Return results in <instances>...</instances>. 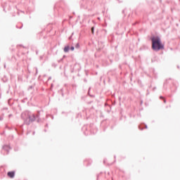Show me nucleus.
<instances>
[{
    "label": "nucleus",
    "mask_w": 180,
    "mask_h": 180,
    "mask_svg": "<svg viewBox=\"0 0 180 180\" xmlns=\"http://www.w3.org/2000/svg\"><path fill=\"white\" fill-rule=\"evenodd\" d=\"M152 40V49L155 51H160L164 49V44L161 42V39L158 37H153L151 38Z\"/></svg>",
    "instance_id": "obj_1"
},
{
    "label": "nucleus",
    "mask_w": 180,
    "mask_h": 180,
    "mask_svg": "<svg viewBox=\"0 0 180 180\" xmlns=\"http://www.w3.org/2000/svg\"><path fill=\"white\" fill-rule=\"evenodd\" d=\"M7 175L9 178H14L15 177V172H8Z\"/></svg>",
    "instance_id": "obj_2"
},
{
    "label": "nucleus",
    "mask_w": 180,
    "mask_h": 180,
    "mask_svg": "<svg viewBox=\"0 0 180 180\" xmlns=\"http://www.w3.org/2000/svg\"><path fill=\"white\" fill-rule=\"evenodd\" d=\"M65 53H68L70 51V46H67L64 48Z\"/></svg>",
    "instance_id": "obj_3"
},
{
    "label": "nucleus",
    "mask_w": 180,
    "mask_h": 180,
    "mask_svg": "<svg viewBox=\"0 0 180 180\" xmlns=\"http://www.w3.org/2000/svg\"><path fill=\"white\" fill-rule=\"evenodd\" d=\"M30 120L31 122H33L34 120V115H32L31 117H30Z\"/></svg>",
    "instance_id": "obj_4"
},
{
    "label": "nucleus",
    "mask_w": 180,
    "mask_h": 180,
    "mask_svg": "<svg viewBox=\"0 0 180 180\" xmlns=\"http://www.w3.org/2000/svg\"><path fill=\"white\" fill-rule=\"evenodd\" d=\"M76 49H79V44H76Z\"/></svg>",
    "instance_id": "obj_5"
},
{
    "label": "nucleus",
    "mask_w": 180,
    "mask_h": 180,
    "mask_svg": "<svg viewBox=\"0 0 180 180\" xmlns=\"http://www.w3.org/2000/svg\"><path fill=\"white\" fill-rule=\"evenodd\" d=\"M94 27H91V33H92V34H94Z\"/></svg>",
    "instance_id": "obj_6"
},
{
    "label": "nucleus",
    "mask_w": 180,
    "mask_h": 180,
    "mask_svg": "<svg viewBox=\"0 0 180 180\" xmlns=\"http://www.w3.org/2000/svg\"><path fill=\"white\" fill-rule=\"evenodd\" d=\"M74 49H75L74 46H72V47L70 48V50H72V51H74Z\"/></svg>",
    "instance_id": "obj_7"
},
{
    "label": "nucleus",
    "mask_w": 180,
    "mask_h": 180,
    "mask_svg": "<svg viewBox=\"0 0 180 180\" xmlns=\"http://www.w3.org/2000/svg\"><path fill=\"white\" fill-rule=\"evenodd\" d=\"M167 103V101H165V99H164V103Z\"/></svg>",
    "instance_id": "obj_8"
},
{
    "label": "nucleus",
    "mask_w": 180,
    "mask_h": 180,
    "mask_svg": "<svg viewBox=\"0 0 180 180\" xmlns=\"http://www.w3.org/2000/svg\"><path fill=\"white\" fill-rule=\"evenodd\" d=\"M160 98L164 99V98H163V97H160Z\"/></svg>",
    "instance_id": "obj_9"
}]
</instances>
